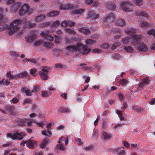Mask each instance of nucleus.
<instances>
[{
    "label": "nucleus",
    "mask_w": 155,
    "mask_h": 155,
    "mask_svg": "<svg viewBox=\"0 0 155 155\" xmlns=\"http://www.w3.org/2000/svg\"><path fill=\"white\" fill-rule=\"evenodd\" d=\"M102 137L104 140H108L111 138L112 136L111 134L106 132L103 131L102 132Z\"/></svg>",
    "instance_id": "obj_10"
},
{
    "label": "nucleus",
    "mask_w": 155,
    "mask_h": 155,
    "mask_svg": "<svg viewBox=\"0 0 155 155\" xmlns=\"http://www.w3.org/2000/svg\"><path fill=\"white\" fill-rule=\"evenodd\" d=\"M53 45V44L51 42H45L44 41L43 43L44 46L47 48H51Z\"/></svg>",
    "instance_id": "obj_19"
},
{
    "label": "nucleus",
    "mask_w": 155,
    "mask_h": 155,
    "mask_svg": "<svg viewBox=\"0 0 155 155\" xmlns=\"http://www.w3.org/2000/svg\"><path fill=\"white\" fill-rule=\"evenodd\" d=\"M37 70L36 68H33L30 71L31 74L34 77L36 76V73Z\"/></svg>",
    "instance_id": "obj_36"
},
{
    "label": "nucleus",
    "mask_w": 155,
    "mask_h": 155,
    "mask_svg": "<svg viewBox=\"0 0 155 155\" xmlns=\"http://www.w3.org/2000/svg\"><path fill=\"white\" fill-rule=\"evenodd\" d=\"M49 95V93L46 91L42 92V96L43 97H47Z\"/></svg>",
    "instance_id": "obj_50"
},
{
    "label": "nucleus",
    "mask_w": 155,
    "mask_h": 155,
    "mask_svg": "<svg viewBox=\"0 0 155 155\" xmlns=\"http://www.w3.org/2000/svg\"><path fill=\"white\" fill-rule=\"evenodd\" d=\"M5 109L6 110L12 113L14 111L15 108L13 106H5Z\"/></svg>",
    "instance_id": "obj_25"
},
{
    "label": "nucleus",
    "mask_w": 155,
    "mask_h": 155,
    "mask_svg": "<svg viewBox=\"0 0 155 155\" xmlns=\"http://www.w3.org/2000/svg\"><path fill=\"white\" fill-rule=\"evenodd\" d=\"M79 31L81 32L86 35H89L91 34L90 30L86 27H84L82 28H80L79 29Z\"/></svg>",
    "instance_id": "obj_9"
},
{
    "label": "nucleus",
    "mask_w": 155,
    "mask_h": 155,
    "mask_svg": "<svg viewBox=\"0 0 155 155\" xmlns=\"http://www.w3.org/2000/svg\"><path fill=\"white\" fill-rule=\"evenodd\" d=\"M106 7L107 9L112 10H115L116 8V6L114 4L110 2L107 4Z\"/></svg>",
    "instance_id": "obj_16"
},
{
    "label": "nucleus",
    "mask_w": 155,
    "mask_h": 155,
    "mask_svg": "<svg viewBox=\"0 0 155 155\" xmlns=\"http://www.w3.org/2000/svg\"><path fill=\"white\" fill-rule=\"evenodd\" d=\"M124 49L127 51V52H131L133 50L131 46H128L127 47H125Z\"/></svg>",
    "instance_id": "obj_44"
},
{
    "label": "nucleus",
    "mask_w": 155,
    "mask_h": 155,
    "mask_svg": "<svg viewBox=\"0 0 155 155\" xmlns=\"http://www.w3.org/2000/svg\"><path fill=\"white\" fill-rule=\"evenodd\" d=\"M65 31L68 33L71 34H74L75 33L74 31L68 28L65 29Z\"/></svg>",
    "instance_id": "obj_42"
},
{
    "label": "nucleus",
    "mask_w": 155,
    "mask_h": 155,
    "mask_svg": "<svg viewBox=\"0 0 155 155\" xmlns=\"http://www.w3.org/2000/svg\"><path fill=\"white\" fill-rule=\"evenodd\" d=\"M46 16L45 15L43 14L41 15L38 16H37L35 19V21L39 22L41 21L44 20Z\"/></svg>",
    "instance_id": "obj_17"
},
{
    "label": "nucleus",
    "mask_w": 155,
    "mask_h": 155,
    "mask_svg": "<svg viewBox=\"0 0 155 155\" xmlns=\"http://www.w3.org/2000/svg\"><path fill=\"white\" fill-rule=\"evenodd\" d=\"M61 25L62 26L65 27L68 25V23L67 21H64L61 22Z\"/></svg>",
    "instance_id": "obj_48"
},
{
    "label": "nucleus",
    "mask_w": 155,
    "mask_h": 155,
    "mask_svg": "<svg viewBox=\"0 0 155 155\" xmlns=\"http://www.w3.org/2000/svg\"><path fill=\"white\" fill-rule=\"evenodd\" d=\"M100 47L103 48H107L109 47V45L108 44L105 43L102 44L100 45Z\"/></svg>",
    "instance_id": "obj_41"
},
{
    "label": "nucleus",
    "mask_w": 155,
    "mask_h": 155,
    "mask_svg": "<svg viewBox=\"0 0 155 155\" xmlns=\"http://www.w3.org/2000/svg\"><path fill=\"white\" fill-rule=\"evenodd\" d=\"M25 92L26 93V95L27 96H30L32 95L31 92L30 90H27V91H25Z\"/></svg>",
    "instance_id": "obj_49"
},
{
    "label": "nucleus",
    "mask_w": 155,
    "mask_h": 155,
    "mask_svg": "<svg viewBox=\"0 0 155 155\" xmlns=\"http://www.w3.org/2000/svg\"><path fill=\"white\" fill-rule=\"evenodd\" d=\"M93 146H89L84 148V150H92L93 149Z\"/></svg>",
    "instance_id": "obj_47"
},
{
    "label": "nucleus",
    "mask_w": 155,
    "mask_h": 155,
    "mask_svg": "<svg viewBox=\"0 0 155 155\" xmlns=\"http://www.w3.org/2000/svg\"><path fill=\"white\" fill-rule=\"evenodd\" d=\"M124 146L127 148L129 147L130 146L129 143L126 141H124Z\"/></svg>",
    "instance_id": "obj_64"
},
{
    "label": "nucleus",
    "mask_w": 155,
    "mask_h": 155,
    "mask_svg": "<svg viewBox=\"0 0 155 155\" xmlns=\"http://www.w3.org/2000/svg\"><path fill=\"white\" fill-rule=\"evenodd\" d=\"M65 43L68 45H70L71 43V40L68 38H65Z\"/></svg>",
    "instance_id": "obj_51"
},
{
    "label": "nucleus",
    "mask_w": 155,
    "mask_h": 155,
    "mask_svg": "<svg viewBox=\"0 0 155 155\" xmlns=\"http://www.w3.org/2000/svg\"><path fill=\"white\" fill-rule=\"evenodd\" d=\"M32 109L33 111H35L38 109V107L36 104H34L33 105Z\"/></svg>",
    "instance_id": "obj_62"
},
{
    "label": "nucleus",
    "mask_w": 155,
    "mask_h": 155,
    "mask_svg": "<svg viewBox=\"0 0 155 155\" xmlns=\"http://www.w3.org/2000/svg\"><path fill=\"white\" fill-rule=\"evenodd\" d=\"M114 151L119 155H124L125 154L124 148L123 147L117 148L114 150Z\"/></svg>",
    "instance_id": "obj_11"
},
{
    "label": "nucleus",
    "mask_w": 155,
    "mask_h": 155,
    "mask_svg": "<svg viewBox=\"0 0 155 155\" xmlns=\"http://www.w3.org/2000/svg\"><path fill=\"white\" fill-rule=\"evenodd\" d=\"M39 74L41 78L44 80H47L48 79V77L46 73L43 71H40Z\"/></svg>",
    "instance_id": "obj_18"
},
{
    "label": "nucleus",
    "mask_w": 155,
    "mask_h": 155,
    "mask_svg": "<svg viewBox=\"0 0 155 155\" xmlns=\"http://www.w3.org/2000/svg\"><path fill=\"white\" fill-rule=\"evenodd\" d=\"M27 144L28 147L30 149H33L35 146L37 145L36 142L33 140H31L30 139L28 140L22 141L20 143L21 146H24L25 144Z\"/></svg>",
    "instance_id": "obj_5"
},
{
    "label": "nucleus",
    "mask_w": 155,
    "mask_h": 155,
    "mask_svg": "<svg viewBox=\"0 0 155 155\" xmlns=\"http://www.w3.org/2000/svg\"><path fill=\"white\" fill-rule=\"evenodd\" d=\"M114 19V15L113 14L109 15L105 20V22L107 23H110Z\"/></svg>",
    "instance_id": "obj_12"
},
{
    "label": "nucleus",
    "mask_w": 155,
    "mask_h": 155,
    "mask_svg": "<svg viewBox=\"0 0 155 155\" xmlns=\"http://www.w3.org/2000/svg\"><path fill=\"white\" fill-rule=\"evenodd\" d=\"M19 131H16V133H9L7 134L8 137L12 138L13 140L21 139L22 137H20L18 136H20L21 137H23L25 135V133L23 132L19 133Z\"/></svg>",
    "instance_id": "obj_6"
},
{
    "label": "nucleus",
    "mask_w": 155,
    "mask_h": 155,
    "mask_svg": "<svg viewBox=\"0 0 155 155\" xmlns=\"http://www.w3.org/2000/svg\"><path fill=\"white\" fill-rule=\"evenodd\" d=\"M120 43L116 42L113 44L111 47L112 49L114 50L116 49V48L120 45Z\"/></svg>",
    "instance_id": "obj_38"
},
{
    "label": "nucleus",
    "mask_w": 155,
    "mask_h": 155,
    "mask_svg": "<svg viewBox=\"0 0 155 155\" xmlns=\"http://www.w3.org/2000/svg\"><path fill=\"white\" fill-rule=\"evenodd\" d=\"M35 24L30 21H28L26 24V27L28 28H33L35 25Z\"/></svg>",
    "instance_id": "obj_21"
},
{
    "label": "nucleus",
    "mask_w": 155,
    "mask_h": 155,
    "mask_svg": "<svg viewBox=\"0 0 155 155\" xmlns=\"http://www.w3.org/2000/svg\"><path fill=\"white\" fill-rule=\"evenodd\" d=\"M21 23V21L19 19H17L12 23L9 27L8 32L10 35H12L17 31L18 28V26Z\"/></svg>",
    "instance_id": "obj_2"
},
{
    "label": "nucleus",
    "mask_w": 155,
    "mask_h": 155,
    "mask_svg": "<svg viewBox=\"0 0 155 155\" xmlns=\"http://www.w3.org/2000/svg\"><path fill=\"white\" fill-rule=\"evenodd\" d=\"M140 26L143 27H147L149 23L147 22H142L140 24Z\"/></svg>",
    "instance_id": "obj_45"
},
{
    "label": "nucleus",
    "mask_w": 155,
    "mask_h": 155,
    "mask_svg": "<svg viewBox=\"0 0 155 155\" xmlns=\"http://www.w3.org/2000/svg\"><path fill=\"white\" fill-rule=\"evenodd\" d=\"M21 5V3L19 2L15 3L12 6V10L15 12L17 11Z\"/></svg>",
    "instance_id": "obj_15"
},
{
    "label": "nucleus",
    "mask_w": 155,
    "mask_h": 155,
    "mask_svg": "<svg viewBox=\"0 0 155 155\" xmlns=\"http://www.w3.org/2000/svg\"><path fill=\"white\" fill-rule=\"evenodd\" d=\"M73 11V13L75 14H79L82 13L84 10L83 9H76L75 10L74 9V11Z\"/></svg>",
    "instance_id": "obj_24"
},
{
    "label": "nucleus",
    "mask_w": 155,
    "mask_h": 155,
    "mask_svg": "<svg viewBox=\"0 0 155 155\" xmlns=\"http://www.w3.org/2000/svg\"><path fill=\"white\" fill-rule=\"evenodd\" d=\"M127 80L126 79H122L120 80V83L122 85H124L127 82Z\"/></svg>",
    "instance_id": "obj_46"
},
{
    "label": "nucleus",
    "mask_w": 155,
    "mask_h": 155,
    "mask_svg": "<svg viewBox=\"0 0 155 155\" xmlns=\"http://www.w3.org/2000/svg\"><path fill=\"white\" fill-rule=\"evenodd\" d=\"M89 16L92 18H97L99 16L98 14L94 13L92 11H90L89 12Z\"/></svg>",
    "instance_id": "obj_23"
},
{
    "label": "nucleus",
    "mask_w": 155,
    "mask_h": 155,
    "mask_svg": "<svg viewBox=\"0 0 155 155\" xmlns=\"http://www.w3.org/2000/svg\"><path fill=\"white\" fill-rule=\"evenodd\" d=\"M7 76L8 78H9L10 79H17V78H17V75H15V76H13L12 75L10 72H9L7 73Z\"/></svg>",
    "instance_id": "obj_32"
},
{
    "label": "nucleus",
    "mask_w": 155,
    "mask_h": 155,
    "mask_svg": "<svg viewBox=\"0 0 155 155\" xmlns=\"http://www.w3.org/2000/svg\"><path fill=\"white\" fill-rule=\"evenodd\" d=\"M130 40V38H129L126 37L122 39V41L123 43L126 44L129 42Z\"/></svg>",
    "instance_id": "obj_33"
},
{
    "label": "nucleus",
    "mask_w": 155,
    "mask_h": 155,
    "mask_svg": "<svg viewBox=\"0 0 155 155\" xmlns=\"http://www.w3.org/2000/svg\"><path fill=\"white\" fill-rule=\"evenodd\" d=\"M155 32V31L153 29H151L150 31H148V34L149 35H154V34Z\"/></svg>",
    "instance_id": "obj_54"
},
{
    "label": "nucleus",
    "mask_w": 155,
    "mask_h": 155,
    "mask_svg": "<svg viewBox=\"0 0 155 155\" xmlns=\"http://www.w3.org/2000/svg\"><path fill=\"white\" fill-rule=\"evenodd\" d=\"M23 77H28V74L26 71H24L21 74L17 75V78H22Z\"/></svg>",
    "instance_id": "obj_22"
},
{
    "label": "nucleus",
    "mask_w": 155,
    "mask_h": 155,
    "mask_svg": "<svg viewBox=\"0 0 155 155\" xmlns=\"http://www.w3.org/2000/svg\"><path fill=\"white\" fill-rule=\"evenodd\" d=\"M137 15L139 16H144L146 17H148L147 14L143 12H138L137 13Z\"/></svg>",
    "instance_id": "obj_34"
},
{
    "label": "nucleus",
    "mask_w": 155,
    "mask_h": 155,
    "mask_svg": "<svg viewBox=\"0 0 155 155\" xmlns=\"http://www.w3.org/2000/svg\"><path fill=\"white\" fill-rule=\"evenodd\" d=\"M36 37V35L35 34H33L30 36H28L26 38V40L28 42L31 43L32 42L34 41Z\"/></svg>",
    "instance_id": "obj_14"
},
{
    "label": "nucleus",
    "mask_w": 155,
    "mask_h": 155,
    "mask_svg": "<svg viewBox=\"0 0 155 155\" xmlns=\"http://www.w3.org/2000/svg\"><path fill=\"white\" fill-rule=\"evenodd\" d=\"M60 24V22L58 21L55 22H52V24L51 26V27H54L57 26L59 25Z\"/></svg>",
    "instance_id": "obj_40"
},
{
    "label": "nucleus",
    "mask_w": 155,
    "mask_h": 155,
    "mask_svg": "<svg viewBox=\"0 0 155 155\" xmlns=\"http://www.w3.org/2000/svg\"><path fill=\"white\" fill-rule=\"evenodd\" d=\"M132 37L134 40V43H135L136 45L138 47V49L139 51L145 52L147 50L148 48L146 45L140 43L141 36L135 35H133Z\"/></svg>",
    "instance_id": "obj_1"
},
{
    "label": "nucleus",
    "mask_w": 155,
    "mask_h": 155,
    "mask_svg": "<svg viewBox=\"0 0 155 155\" xmlns=\"http://www.w3.org/2000/svg\"><path fill=\"white\" fill-rule=\"evenodd\" d=\"M39 90V88L38 86H36L34 88V91H35L36 94L37 93L38 91Z\"/></svg>",
    "instance_id": "obj_55"
},
{
    "label": "nucleus",
    "mask_w": 155,
    "mask_h": 155,
    "mask_svg": "<svg viewBox=\"0 0 155 155\" xmlns=\"http://www.w3.org/2000/svg\"><path fill=\"white\" fill-rule=\"evenodd\" d=\"M135 2L137 5L140 6L142 5L143 1V0H135Z\"/></svg>",
    "instance_id": "obj_37"
},
{
    "label": "nucleus",
    "mask_w": 155,
    "mask_h": 155,
    "mask_svg": "<svg viewBox=\"0 0 155 155\" xmlns=\"http://www.w3.org/2000/svg\"><path fill=\"white\" fill-rule=\"evenodd\" d=\"M49 34V31L45 30L41 33L40 35L42 37L46 38L47 36H48Z\"/></svg>",
    "instance_id": "obj_29"
},
{
    "label": "nucleus",
    "mask_w": 155,
    "mask_h": 155,
    "mask_svg": "<svg viewBox=\"0 0 155 155\" xmlns=\"http://www.w3.org/2000/svg\"><path fill=\"white\" fill-rule=\"evenodd\" d=\"M143 109L141 107H138L137 108V112L138 113L143 111Z\"/></svg>",
    "instance_id": "obj_63"
},
{
    "label": "nucleus",
    "mask_w": 155,
    "mask_h": 155,
    "mask_svg": "<svg viewBox=\"0 0 155 155\" xmlns=\"http://www.w3.org/2000/svg\"><path fill=\"white\" fill-rule=\"evenodd\" d=\"M59 12L57 11H52L49 13L47 14V15L48 17L55 16L58 15Z\"/></svg>",
    "instance_id": "obj_20"
},
{
    "label": "nucleus",
    "mask_w": 155,
    "mask_h": 155,
    "mask_svg": "<svg viewBox=\"0 0 155 155\" xmlns=\"http://www.w3.org/2000/svg\"><path fill=\"white\" fill-rule=\"evenodd\" d=\"M46 38L50 41H53L54 39V37H53V36L49 35V34L48 35V36H47Z\"/></svg>",
    "instance_id": "obj_57"
},
{
    "label": "nucleus",
    "mask_w": 155,
    "mask_h": 155,
    "mask_svg": "<svg viewBox=\"0 0 155 155\" xmlns=\"http://www.w3.org/2000/svg\"><path fill=\"white\" fill-rule=\"evenodd\" d=\"M11 55L15 57H18L19 56V54L16 52L15 51H12L11 53Z\"/></svg>",
    "instance_id": "obj_53"
},
{
    "label": "nucleus",
    "mask_w": 155,
    "mask_h": 155,
    "mask_svg": "<svg viewBox=\"0 0 155 155\" xmlns=\"http://www.w3.org/2000/svg\"><path fill=\"white\" fill-rule=\"evenodd\" d=\"M136 32V30L134 29H130L128 31H127V34L130 35H132Z\"/></svg>",
    "instance_id": "obj_30"
},
{
    "label": "nucleus",
    "mask_w": 155,
    "mask_h": 155,
    "mask_svg": "<svg viewBox=\"0 0 155 155\" xmlns=\"http://www.w3.org/2000/svg\"><path fill=\"white\" fill-rule=\"evenodd\" d=\"M67 9L68 10H74L75 8H76L73 4H71L67 3Z\"/></svg>",
    "instance_id": "obj_31"
},
{
    "label": "nucleus",
    "mask_w": 155,
    "mask_h": 155,
    "mask_svg": "<svg viewBox=\"0 0 155 155\" xmlns=\"http://www.w3.org/2000/svg\"><path fill=\"white\" fill-rule=\"evenodd\" d=\"M44 41L42 40H38L35 41L34 44V45L36 47H38L42 44H43Z\"/></svg>",
    "instance_id": "obj_27"
},
{
    "label": "nucleus",
    "mask_w": 155,
    "mask_h": 155,
    "mask_svg": "<svg viewBox=\"0 0 155 155\" xmlns=\"http://www.w3.org/2000/svg\"><path fill=\"white\" fill-rule=\"evenodd\" d=\"M91 51V49L87 48V46L86 45L83 46L80 43L78 49V51L80 52L82 54L84 55L87 54Z\"/></svg>",
    "instance_id": "obj_7"
},
{
    "label": "nucleus",
    "mask_w": 155,
    "mask_h": 155,
    "mask_svg": "<svg viewBox=\"0 0 155 155\" xmlns=\"http://www.w3.org/2000/svg\"><path fill=\"white\" fill-rule=\"evenodd\" d=\"M122 8L126 12H130L132 10V4L129 2H123L120 5Z\"/></svg>",
    "instance_id": "obj_4"
},
{
    "label": "nucleus",
    "mask_w": 155,
    "mask_h": 155,
    "mask_svg": "<svg viewBox=\"0 0 155 155\" xmlns=\"http://www.w3.org/2000/svg\"><path fill=\"white\" fill-rule=\"evenodd\" d=\"M59 6L60 9L61 10H65L67 9V3L64 4Z\"/></svg>",
    "instance_id": "obj_39"
},
{
    "label": "nucleus",
    "mask_w": 155,
    "mask_h": 155,
    "mask_svg": "<svg viewBox=\"0 0 155 155\" xmlns=\"http://www.w3.org/2000/svg\"><path fill=\"white\" fill-rule=\"evenodd\" d=\"M119 98L120 99V100L121 101H123L124 100V97L123 94H120L118 95Z\"/></svg>",
    "instance_id": "obj_60"
},
{
    "label": "nucleus",
    "mask_w": 155,
    "mask_h": 155,
    "mask_svg": "<svg viewBox=\"0 0 155 155\" xmlns=\"http://www.w3.org/2000/svg\"><path fill=\"white\" fill-rule=\"evenodd\" d=\"M76 141L77 142V143L79 145H81L83 143L81 141V139L80 138H76Z\"/></svg>",
    "instance_id": "obj_52"
},
{
    "label": "nucleus",
    "mask_w": 155,
    "mask_h": 155,
    "mask_svg": "<svg viewBox=\"0 0 155 155\" xmlns=\"http://www.w3.org/2000/svg\"><path fill=\"white\" fill-rule=\"evenodd\" d=\"M64 138V137H61V138L59 139V140L58 141V143L59 144H58L57 146V147L61 151H64L65 150V148L63 145L61 144H60L61 142V141L62 140V139Z\"/></svg>",
    "instance_id": "obj_13"
},
{
    "label": "nucleus",
    "mask_w": 155,
    "mask_h": 155,
    "mask_svg": "<svg viewBox=\"0 0 155 155\" xmlns=\"http://www.w3.org/2000/svg\"><path fill=\"white\" fill-rule=\"evenodd\" d=\"M150 81V80L148 78L146 77L143 79L142 82L145 84V85H147L148 84Z\"/></svg>",
    "instance_id": "obj_35"
},
{
    "label": "nucleus",
    "mask_w": 155,
    "mask_h": 155,
    "mask_svg": "<svg viewBox=\"0 0 155 155\" xmlns=\"http://www.w3.org/2000/svg\"><path fill=\"white\" fill-rule=\"evenodd\" d=\"M80 43L77 44L76 46L72 45L67 46L66 48L68 51L72 52L74 50L78 51L79 45Z\"/></svg>",
    "instance_id": "obj_8"
},
{
    "label": "nucleus",
    "mask_w": 155,
    "mask_h": 155,
    "mask_svg": "<svg viewBox=\"0 0 155 155\" xmlns=\"http://www.w3.org/2000/svg\"><path fill=\"white\" fill-rule=\"evenodd\" d=\"M31 11L30 6L27 4H25L21 8L19 14L20 15L23 16L26 13L30 12Z\"/></svg>",
    "instance_id": "obj_3"
},
{
    "label": "nucleus",
    "mask_w": 155,
    "mask_h": 155,
    "mask_svg": "<svg viewBox=\"0 0 155 155\" xmlns=\"http://www.w3.org/2000/svg\"><path fill=\"white\" fill-rule=\"evenodd\" d=\"M123 105H124V107H122L121 109V110H124L127 107V104L126 102H124L123 103Z\"/></svg>",
    "instance_id": "obj_58"
},
{
    "label": "nucleus",
    "mask_w": 155,
    "mask_h": 155,
    "mask_svg": "<svg viewBox=\"0 0 155 155\" xmlns=\"http://www.w3.org/2000/svg\"><path fill=\"white\" fill-rule=\"evenodd\" d=\"M31 101L29 99H26L23 103L24 105H25L27 104H31Z\"/></svg>",
    "instance_id": "obj_43"
},
{
    "label": "nucleus",
    "mask_w": 155,
    "mask_h": 155,
    "mask_svg": "<svg viewBox=\"0 0 155 155\" xmlns=\"http://www.w3.org/2000/svg\"><path fill=\"white\" fill-rule=\"evenodd\" d=\"M11 102L14 103H17L18 102V100L16 97H14L11 100Z\"/></svg>",
    "instance_id": "obj_61"
},
{
    "label": "nucleus",
    "mask_w": 155,
    "mask_h": 155,
    "mask_svg": "<svg viewBox=\"0 0 155 155\" xmlns=\"http://www.w3.org/2000/svg\"><path fill=\"white\" fill-rule=\"evenodd\" d=\"M50 25L49 22H44L42 24L43 26L44 27H48Z\"/></svg>",
    "instance_id": "obj_56"
},
{
    "label": "nucleus",
    "mask_w": 155,
    "mask_h": 155,
    "mask_svg": "<svg viewBox=\"0 0 155 155\" xmlns=\"http://www.w3.org/2000/svg\"><path fill=\"white\" fill-rule=\"evenodd\" d=\"M86 42L87 45H91L95 44L96 42V41L94 40L88 39L86 40Z\"/></svg>",
    "instance_id": "obj_26"
},
{
    "label": "nucleus",
    "mask_w": 155,
    "mask_h": 155,
    "mask_svg": "<svg viewBox=\"0 0 155 155\" xmlns=\"http://www.w3.org/2000/svg\"><path fill=\"white\" fill-rule=\"evenodd\" d=\"M117 24L119 26H123L124 25L125 22L123 19H120L117 21Z\"/></svg>",
    "instance_id": "obj_28"
},
{
    "label": "nucleus",
    "mask_w": 155,
    "mask_h": 155,
    "mask_svg": "<svg viewBox=\"0 0 155 155\" xmlns=\"http://www.w3.org/2000/svg\"><path fill=\"white\" fill-rule=\"evenodd\" d=\"M3 28H2V29L0 30H4L5 29L8 28V26L7 24H4L3 25Z\"/></svg>",
    "instance_id": "obj_59"
}]
</instances>
